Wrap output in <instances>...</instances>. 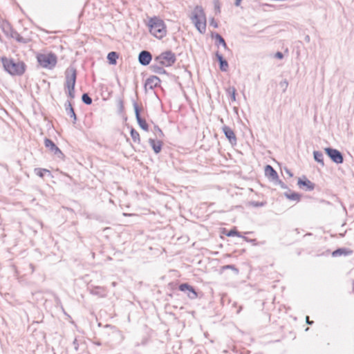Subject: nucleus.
<instances>
[{"mask_svg": "<svg viewBox=\"0 0 354 354\" xmlns=\"http://www.w3.org/2000/svg\"><path fill=\"white\" fill-rule=\"evenodd\" d=\"M190 19L200 33L204 34L205 32L207 20L205 13L202 6H196L194 8L190 16Z\"/></svg>", "mask_w": 354, "mask_h": 354, "instance_id": "1", "label": "nucleus"}, {"mask_svg": "<svg viewBox=\"0 0 354 354\" xmlns=\"http://www.w3.org/2000/svg\"><path fill=\"white\" fill-rule=\"evenodd\" d=\"M3 68L12 75H21L25 72L26 65L23 62H15L13 59L1 57Z\"/></svg>", "mask_w": 354, "mask_h": 354, "instance_id": "2", "label": "nucleus"}, {"mask_svg": "<svg viewBox=\"0 0 354 354\" xmlns=\"http://www.w3.org/2000/svg\"><path fill=\"white\" fill-rule=\"evenodd\" d=\"M149 31L156 38L162 39L167 34L166 26L164 21L156 17H152L149 21Z\"/></svg>", "mask_w": 354, "mask_h": 354, "instance_id": "3", "label": "nucleus"}, {"mask_svg": "<svg viewBox=\"0 0 354 354\" xmlns=\"http://www.w3.org/2000/svg\"><path fill=\"white\" fill-rule=\"evenodd\" d=\"M77 71L76 69L71 66L65 71V87L68 88V96L73 99L75 97V85L76 82Z\"/></svg>", "mask_w": 354, "mask_h": 354, "instance_id": "4", "label": "nucleus"}, {"mask_svg": "<svg viewBox=\"0 0 354 354\" xmlns=\"http://www.w3.org/2000/svg\"><path fill=\"white\" fill-rule=\"evenodd\" d=\"M37 60L41 67L51 70L56 66L57 57L53 53H40L37 55Z\"/></svg>", "mask_w": 354, "mask_h": 354, "instance_id": "5", "label": "nucleus"}, {"mask_svg": "<svg viewBox=\"0 0 354 354\" xmlns=\"http://www.w3.org/2000/svg\"><path fill=\"white\" fill-rule=\"evenodd\" d=\"M176 61V55L171 50L165 51L154 59L155 62L166 67L172 66Z\"/></svg>", "mask_w": 354, "mask_h": 354, "instance_id": "6", "label": "nucleus"}, {"mask_svg": "<svg viewBox=\"0 0 354 354\" xmlns=\"http://www.w3.org/2000/svg\"><path fill=\"white\" fill-rule=\"evenodd\" d=\"M325 152L330 160L336 164H341L344 161L342 153L337 149L330 147L325 148Z\"/></svg>", "mask_w": 354, "mask_h": 354, "instance_id": "7", "label": "nucleus"}, {"mask_svg": "<svg viewBox=\"0 0 354 354\" xmlns=\"http://www.w3.org/2000/svg\"><path fill=\"white\" fill-rule=\"evenodd\" d=\"M44 145L49 151L55 156L59 158H63L64 153L59 149V148L49 138H45Z\"/></svg>", "mask_w": 354, "mask_h": 354, "instance_id": "8", "label": "nucleus"}, {"mask_svg": "<svg viewBox=\"0 0 354 354\" xmlns=\"http://www.w3.org/2000/svg\"><path fill=\"white\" fill-rule=\"evenodd\" d=\"M178 289L182 292H186L187 297L190 299H195L198 297V294L194 288L187 283H181L179 286Z\"/></svg>", "mask_w": 354, "mask_h": 354, "instance_id": "9", "label": "nucleus"}, {"mask_svg": "<svg viewBox=\"0 0 354 354\" xmlns=\"http://www.w3.org/2000/svg\"><path fill=\"white\" fill-rule=\"evenodd\" d=\"M297 185L300 188H303L306 191H312L315 188V184L309 180L305 176L299 178Z\"/></svg>", "mask_w": 354, "mask_h": 354, "instance_id": "10", "label": "nucleus"}, {"mask_svg": "<svg viewBox=\"0 0 354 354\" xmlns=\"http://www.w3.org/2000/svg\"><path fill=\"white\" fill-rule=\"evenodd\" d=\"M160 78L157 76L152 75L147 79L145 84V89L149 88V89L152 90L155 87L160 86Z\"/></svg>", "mask_w": 354, "mask_h": 354, "instance_id": "11", "label": "nucleus"}, {"mask_svg": "<svg viewBox=\"0 0 354 354\" xmlns=\"http://www.w3.org/2000/svg\"><path fill=\"white\" fill-rule=\"evenodd\" d=\"M152 59L151 54L147 50H142L139 53L138 61L142 66H147L149 64Z\"/></svg>", "mask_w": 354, "mask_h": 354, "instance_id": "12", "label": "nucleus"}, {"mask_svg": "<svg viewBox=\"0 0 354 354\" xmlns=\"http://www.w3.org/2000/svg\"><path fill=\"white\" fill-rule=\"evenodd\" d=\"M223 131L231 144H235L236 142V138L234 132L230 127L224 126L223 127Z\"/></svg>", "mask_w": 354, "mask_h": 354, "instance_id": "13", "label": "nucleus"}, {"mask_svg": "<svg viewBox=\"0 0 354 354\" xmlns=\"http://www.w3.org/2000/svg\"><path fill=\"white\" fill-rule=\"evenodd\" d=\"M89 292L91 294L97 295L100 297H105L106 296V289L102 286H94L89 288Z\"/></svg>", "mask_w": 354, "mask_h": 354, "instance_id": "14", "label": "nucleus"}, {"mask_svg": "<svg viewBox=\"0 0 354 354\" xmlns=\"http://www.w3.org/2000/svg\"><path fill=\"white\" fill-rule=\"evenodd\" d=\"M216 57L219 63V68L221 71H227L228 69V63L223 58V55L220 54L218 51L215 54Z\"/></svg>", "mask_w": 354, "mask_h": 354, "instance_id": "15", "label": "nucleus"}, {"mask_svg": "<svg viewBox=\"0 0 354 354\" xmlns=\"http://www.w3.org/2000/svg\"><path fill=\"white\" fill-rule=\"evenodd\" d=\"M265 175L272 180H278L279 178L277 172L269 165H267L265 167Z\"/></svg>", "mask_w": 354, "mask_h": 354, "instance_id": "16", "label": "nucleus"}, {"mask_svg": "<svg viewBox=\"0 0 354 354\" xmlns=\"http://www.w3.org/2000/svg\"><path fill=\"white\" fill-rule=\"evenodd\" d=\"M149 143L151 148L153 149L155 153H158L160 152L162 147V142L160 140H157L153 138L149 139Z\"/></svg>", "mask_w": 354, "mask_h": 354, "instance_id": "17", "label": "nucleus"}, {"mask_svg": "<svg viewBox=\"0 0 354 354\" xmlns=\"http://www.w3.org/2000/svg\"><path fill=\"white\" fill-rule=\"evenodd\" d=\"M65 109L67 113V114L73 118V122L75 124L77 121V116L75 113L74 109L72 106V104L70 101H66L65 102Z\"/></svg>", "mask_w": 354, "mask_h": 354, "instance_id": "18", "label": "nucleus"}, {"mask_svg": "<svg viewBox=\"0 0 354 354\" xmlns=\"http://www.w3.org/2000/svg\"><path fill=\"white\" fill-rule=\"evenodd\" d=\"M352 250H348L346 248H339L335 251L333 252L332 256L333 257H338L341 255H350L352 254Z\"/></svg>", "mask_w": 354, "mask_h": 354, "instance_id": "19", "label": "nucleus"}, {"mask_svg": "<svg viewBox=\"0 0 354 354\" xmlns=\"http://www.w3.org/2000/svg\"><path fill=\"white\" fill-rule=\"evenodd\" d=\"M212 37L216 39V45H222L224 48H227L226 42L222 36L218 33H214L212 35Z\"/></svg>", "mask_w": 354, "mask_h": 354, "instance_id": "20", "label": "nucleus"}, {"mask_svg": "<svg viewBox=\"0 0 354 354\" xmlns=\"http://www.w3.org/2000/svg\"><path fill=\"white\" fill-rule=\"evenodd\" d=\"M165 66L158 64V63L151 65L152 71L157 74L162 75L165 74L166 71L164 69Z\"/></svg>", "mask_w": 354, "mask_h": 354, "instance_id": "21", "label": "nucleus"}, {"mask_svg": "<svg viewBox=\"0 0 354 354\" xmlns=\"http://www.w3.org/2000/svg\"><path fill=\"white\" fill-rule=\"evenodd\" d=\"M313 156L315 161L320 163L322 166L324 165V155L322 151H314Z\"/></svg>", "mask_w": 354, "mask_h": 354, "instance_id": "22", "label": "nucleus"}, {"mask_svg": "<svg viewBox=\"0 0 354 354\" xmlns=\"http://www.w3.org/2000/svg\"><path fill=\"white\" fill-rule=\"evenodd\" d=\"M118 58V54L116 52H110L107 55V59L110 64H115L117 59Z\"/></svg>", "mask_w": 354, "mask_h": 354, "instance_id": "23", "label": "nucleus"}, {"mask_svg": "<svg viewBox=\"0 0 354 354\" xmlns=\"http://www.w3.org/2000/svg\"><path fill=\"white\" fill-rule=\"evenodd\" d=\"M284 196L290 200L296 201H299L301 198V195L296 192H293V193L285 192Z\"/></svg>", "mask_w": 354, "mask_h": 354, "instance_id": "24", "label": "nucleus"}, {"mask_svg": "<svg viewBox=\"0 0 354 354\" xmlns=\"http://www.w3.org/2000/svg\"><path fill=\"white\" fill-rule=\"evenodd\" d=\"M136 120H137L138 124H139L140 127L142 129H143L145 131L149 130V126L145 119L142 118V117H141L140 118H137Z\"/></svg>", "mask_w": 354, "mask_h": 354, "instance_id": "25", "label": "nucleus"}, {"mask_svg": "<svg viewBox=\"0 0 354 354\" xmlns=\"http://www.w3.org/2000/svg\"><path fill=\"white\" fill-rule=\"evenodd\" d=\"M131 136L133 142L139 143L140 142V134L134 129L131 130Z\"/></svg>", "mask_w": 354, "mask_h": 354, "instance_id": "26", "label": "nucleus"}, {"mask_svg": "<svg viewBox=\"0 0 354 354\" xmlns=\"http://www.w3.org/2000/svg\"><path fill=\"white\" fill-rule=\"evenodd\" d=\"M133 109H134V112H135V115H136V118H141V115H140V111H141V109L139 107L138 103L136 102V101H133Z\"/></svg>", "mask_w": 354, "mask_h": 354, "instance_id": "27", "label": "nucleus"}, {"mask_svg": "<svg viewBox=\"0 0 354 354\" xmlns=\"http://www.w3.org/2000/svg\"><path fill=\"white\" fill-rule=\"evenodd\" d=\"M82 101L86 105H90L92 103L91 97L86 93L82 94Z\"/></svg>", "mask_w": 354, "mask_h": 354, "instance_id": "28", "label": "nucleus"}, {"mask_svg": "<svg viewBox=\"0 0 354 354\" xmlns=\"http://www.w3.org/2000/svg\"><path fill=\"white\" fill-rule=\"evenodd\" d=\"M35 174L43 178L45 173L50 174V171L46 169H41V168H36L35 169Z\"/></svg>", "mask_w": 354, "mask_h": 354, "instance_id": "29", "label": "nucleus"}, {"mask_svg": "<svg viewBox=\"0 0 354 354\" xmlns=\"http://www.w3.org/2000/svg\"><path fill=\"white\" fill-rule=\"evenodd\" d=\"M227 92L230 95L231 100L232 101H235L236 100V89H235V88L234 87H229L227 89Z\"/></svg>", "mask_w": 354, "mask_h": 354, "instance_id": "30", "label": "nucleus"}, {"mask_svg": "<svg viewBox=\"0 0 354 354\" xmlns=\"http://www.w3.org/2000/svg\"><path fill=\"white\" fill-rule=\"evenodd\" d=\"M266 203L264 202H259V201H250L249 202V205L254 207H259L264 206Z\"/></svg>", "mask_w": 354, "mask_h": 354, "instance_id": "31", "label": "nucleus"}, {"mask_svg": "<svg viewBox=\"0 0 354 354\" xmlns=\"http://www.w3.org/2000/svg\"><path fill=\"white\" fill-rule=\"evenodd\" d=\"M222 270L230 269L234 270L236 273L239 272V270L234 265H226L222 267Z\"/></svg>", "mask_w": 354, "mask_h": 354, "instance_id": "32", "label": "nucleus"}, {"mask_svg": "<svg viewBox=\"0 0 354 354\" xmlns=\"http://www.w3.org/2000/svg\"><path fill=\"white\" fill-rule=\"evenodd\" d=\"M11 37L15 38L18 41H22L23 40V37L16 31H12Z\"/></svg>", "mask_w": 354, "mask_h": 354, "instance_id": "33", "label": "nucleus"}, {"mask_svg": "<svg viewBox=\"0 0 354 354\" xmlns=\"http://www.w3.org/2000/svg\"><path fill=\"white\" fill-rule=\"evenodd\" d=\"M227 236H239V237H242V236L240 234V233L236 231V230H231L227 234Z\"/></svg>", "mask_w": 354, "mask_h": 354, "instance_id": "34", "label": "nucleus"}, {"mask_svg": "<svg viewBox=\"0 0 354 354\" xmlns=\"http://www.w3.org/2000/svg\"><path fill=\"white\" fill-rule=\"evenodd\" d=\"M154 129H155V131H156L155 133H156L157 137L162 138L164 136L163 132L162 131V130L158 126H156L154 127Z\"/></svg>", "mask_w": 354, "mask_h": 354, "instance_id": "35", "label": "nucleus"}, {"mask_svg": "<svg viewBox=\"0 0 354 354\" xmlns=\"http://www.w3.org/2000/svg\"><path fill=\"white\" fill-rule=\"evenodd\" d=\"M209 25L214 27V28H218V23L213 17L209 19Z\"/></svg>", "mask_w": 354, "mask_h": 354, "instance_id": "36", "label": "nucleus"}, {"mask_svg": "<svg viewBox=\"0 0 354 354\" xmlns=\"http://www.w3.org/2000/svg\"><path fill=\"white\" fill-rule=\"evenodd\" d=\"M214 8H215V11H216V13H220L221 12L220 4H219L218 1H216L214 2Z\"/></svg>", "mask_w": 354, "mask_h": 354, "instance_id": "37", "label": "nucleus"}, {"mask_svg": "<svg viewBox=\"0 0 354 354\" xmlns=\"http://www.w3.org/2000/svg\"><path fill=\"white\" fill-rule=\"evenodd\" d=\"M280 85L281 86H284V89H283V91H285L288 87V82L286 80H284L283 81L281 82H280Z\"/></svg>", "mask_w": 354, "mask_h": 354, "instance_id": "38", "label": "nucleus"}, {"mask_svg": "<svg viewBox=\"0 0 354 354\" xmlns=\"http://www.w3.org/2000/svg\"><path fill=\"white\" fill-rule=\"evenodd\" d=\"M276 180L277 181L278 184L280 185V187H281L282 189H287V188H288V187L286 186V185L283 182H282L281 180H279V179H278V180Z\"/></svg>", "mask_w": 354, "mask_h": 354, "instance_id": "39", "label": "nucleus"}, {"mask_svg": "<svg viewBox=\"0 0 354 354\" xmlns=\"http://www.w3.org/2000/svg\"><path fill=\"white\" fill-rule=\"evenodd\" d=\"M275 57L278 59H282L283 57V55L281 52H277L275 54Z\"/></svg>", "mask_w": 354, "mask_h": 354, "instance_id": "40", "label": "nucleus"}, {"mask_svg": "<svg viewBox=\"0 0 354 354\" xmlns=\"http://www.w3.org/2000/svg\"><path fill=\"white\" fill-rule=\"evenodd\" d=\"M285 171L290 177H292L293 176L292 173L289 169H285Z\"/></svg>", "mask_w": 354, "mask_h": 354, "instance_id": "41", "label": "nucleus"}, {"mask_svg": "<svg viewBox=\"0 0 354 354\" xmlns=\"http://www.w3.org/2000/svg\"><path fill=\"white\" fill-rule=\"evenodd\" d=\"M306 323H307L308 324H309V325H312V324H313V321H310V320H309V317H308V316H307V317H306Z\"/></svg>", "mask_w": 354, "mask_h": 354, "instance_id": "42", "label": "nucleus"}, {"mask_svg": "<svg viewBox=\"0 0 354 354\" xmlns=\"http://www.w3.org/2000/svg\"><path fill=\"white\" fill-rule=\"evenodd\" d=\"M241 0H235L234 5L236 6H239L241 4Z\"/></svg>", "mask_w": 354, "mask_h": 354, "instance_id": "43", "label": "nucleus"}, {"mask_svg": "<svg viewBox=\"0 0 354 354\" xmlns=\"http://www.w3.org/2000/svg\"><path fill=\"white\" fill-rule=\"evenodd\" d=\"M73 344L75 345V348L77 351L78 349V344L77 342V339H75L73 342Z\"/></svg>", "mask_w": 354, "mask_h": 354, "instance_id": "44", "label": "nucleus"}, {"mask_svg": "<svg viewBox=\"0 0 354 354\" xmlns=\"http://www.w3.org/2000/svg\"><path fill=\"white\" fill-rule=\"evenodd\" d=\"M305 40L307 41H310V37L308 35H306L305 37Z\"/></svg>", "mask_w": 354, "mask_h": 354, "instance_id": "45", "label": "nucleus"}, {"mask_svg": "<svg viewBox=\"0 0 354 354\" xmlns=\"http://www.w3.org/2000/svg\"><path fill=\"white\" fill-rule=\"evenodd\" d=\"M120 109H122V108H123V103H122V101H120Z\"/></svg>", "mask_w": 354, "mask_h": 354, "instance_id": "46", "label": "nucleus"}, {"mask_svg": "<svg viewBox=\"0 0 354 354\" xmlns=\"http://www.w3.org/2000/svg\"><path fill=\"white\" fill-rule=\"evenodd\" d=\"M112 285H113V286H115V282H113Z\"/></svg>", "mask_w": 354, "mask_h": 354, "instance_id": "47", "label": "nucleus"}]
</instances>
